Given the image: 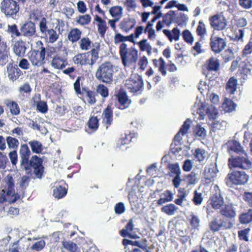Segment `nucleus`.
Wrapping results in <instances>:
<instances>
[{"instance_id": "f257e3e1", "label": "nucleus", "mask_w": 252, "mask_h": 252, "mask_svg": "<svg viewBox=\"0 0 252 252\" xmlns=\"http://www.w3.org/2000/svg\"><path fill=\"white\" fill-rule=\"evenodd\" d=\"M20 167L27 174H32V172L36 178L41 179L44 167L42 165L43 160L35 155L29 159L31 151L27 144H21L19 150Z\"/></svg>"}, {"instance_id": "f03ea898", "label": "nucleus", "mask_w": 252, "mask_h": 252, "mask_svg": "<svg viewBox=\"0 0 252 252\" xmlns=\"http://www.w3.org/2000/svg\"><path fill=\"white\" fill-rule=\"evenodd\" d=\"M113 64L109 62H106L98 67L95 75L99 81L110 84L113 81Z\"/></svg>"}, {"instance_id": "7ed1b4c3", "label": "nucleus", "mask_w": 252, "mask_h": 252, "mask_svg": "<svg viewBox=\"0 0 252 252\" xmlns=\"http://www.w3.org/2000/svg\"><path fill=\"white\" fill-rule=\"evenodd\" d=\"M249 176L244 171L234 170L229 172L225 178V182L228 187L233 185H244L249 181Z\"/></svg>"}, {"instance_id": "20e7f679", "label": "nucleus", "mask_w": 252, "mask_h": 252, "mask_svg": "<svg viewBox=\"0 0 252 252\" xmlns=\"http://www.w3.org/2000/svg\"><path fill=\"white\" fill-rule=\"evenodd\" d=\"M120 54L125 66L135 63L138 59V51L132 47L127 48V45L124 43L120 45Z\"/></svg>"}, {"instance_id": "39448f33", "label": "nucleus", "mask_w": 252, "mask_h": 252, "mask_svg": "<svg viewBox=\"0 0 252 252\" xmlns=\"http://www.w3.org/2000/svg\"><path fill=\"white\" fill-rule=\"evenodd\" d=\"M36 44L40 46V50H32L28 54L29 59L33 66H40L45 62L46 49L43 47V43L41 41H38Z\"/></svg>"}, {"instance_id": "423d86ee", "label": "nucleus", "mask_w": 252, "mask_h": 252, "mask_svg": "<svg viewBox=\"0 0 252 252\" xmlns=\"http://www.w3.org/2000/svg\"><path fill=\"white\" fill-rule=\"evenodd\" d=\"M1 12L6 16H16L20 10V4L15 0H2L0 4Z\"/></svg>"}, {"instance_id": "0eeeda50", "label": "nucleus", "mask_w": 252, "mask_h": 252, "mask_svg": "<svg viewBox=\"0 0 252 252\" xmlns=\"http://www.w3.org/2000/svg\"><path fill=\"white\" fill-rule=\"evenodd\" d=\"M242 156H237L228 159V165L230 168H239L243 169H249L252 166L251 161L249 159L246 153Z\"/></svg>"}, {"instance_id": "6e6552de", "label": "nucleus", "mask_w": 252, "mask_h": 252, "mask_svg": "<svg viewBox=\"0 0 252 252\" xmlns=\"http://www.w3.org/2000/svg\"><path fill=\"white\" fill-rule=\"evenodd\" d=\"M196 113L198 114V119L203 120L205 118V113L207 115L210 120H215L218 115L217 109L212 104L207 103H202L196 110Z\"/></svg>"}, {"instance_id": "1a4fd4ad", "label": "nucleus", "mask_w": 252, "mask_h": 252, "mask_svg": "<svg viewBox=\"0 0 252 252\" xmlns=\"http://www.w3.org/2000/svg\"><path fill=\"white\" fill-rule=\"evenodd\" d=\"M126 85L131 92L136 93L142 88L143 82L141 76L137 74H134L126 80Z\"/></svg>"}, {"instance_id": "9d476101", "label": "nucleus", "mask_w": 252, "mask_h": 252, "mask_svg": "<svg viewBox=\"0 0 252 252\" xmlns=\"http://www.w3.org/2000/svg\"><path fill=\"white\" fill-rule=\"evenodd\" d=\"M116 97L117 102L116 103V106L117 108L121 110H124L128 108L131 103V100L128 98L126 92L121 89L117 94Z\"/></svg>"}, {"instance_id": "9b49d317", "label": "nucleus", "mask_w": 252, "mask_h": 252, "mask_svg": "<svg viewBox=\"0 0 252 252\" xmlns=\"http://www.w3.org/2000/svg\"><path fill=\"white\" fill-rule=\"evenodd\" d=\"M210 22L211 27L215 30H223L227 25L226 19L221 14L212 16L210 18Z\"/></svg>"}, {"instance_id": "f8f14e48", "label": "nucleus", "mask_w": 252, "mask_h": 252, "mask_svg": "<svg viewBox=\"0 0 252 252\" xmlns=\"http://www.w3.org/2000/svg\"><path fill=\"white\" fill-rule=\"evenodd\" d=\"M20 30L21 36L27 38L32 37L36 34L35 25L32 21L26 22L20 25Z\"/></svg>"}, {"instance_id": "ddd939ff", "label": "nucleus", "mask_w": 252, "mask_h": 252, "mask_svg": "<svg viewBox=\"0 0 252 252\" xmlns=\"http://www.w3.org/2000/svg\"><path fill=\"white\" fill-rule=\"evenodd\" d=\"M219 170L216 163L206 166L204 171V178L207 184H210L216 177Z\"/></svg>"}, {"instance_id": "4468645a", "label": "nucleus", "mask_w": 252, "mask_h": 252, "mask_svg": "<svg viewBox=\"0 0 252 252\" xmlns=\"http://www.w3.org/2000/svg\"><path fill=\"white\" fill-rule=\"evenodd\" d=\"M210 45L212 50L216 53L221 52L226 46L225 40L220 37L215 36L211 38Z\"/></svg>"}, {"instance_id": "2eb2a0df", "label": "nucleus", "mask_w": 252, "mask_h": 252, "mask_svg": "<svg viewBox=\"0 0 252 252\" xmlns=\"http://www.w3.org/2000/svg\"><path fill=\"white\" fill-rule=\"evenodd\" d=\"M12 49L15 54L19 57L25 56L27 47L26 43L22 40H19L12 44Z\"/></svg>"}, {"instance_id": "dca6fc26", "label": "nucleus", "mask_w": 252, "mask_h": 252, "mask_svg": "<svg viewBox=\"0 0 252 252\" xmlns=\"http://www.w3.org/2000/svg\"><path fill=\"white\" fill-rule=\"evenodd\" d=\"M136 20L133 18H124L119 25L120 28L124 32H128L136 25Z\"/></svg>"}, {"instance_id": "f3484780", "label": "nucleus", "mask_w": 252, "mask_h": 252, "mask_svg": "<svg viewBox=\"0 0 252 252\" xmlns=\"http://www.w3.org/2000/svg\"><path fill=\"white\" fill-rule=\"evenodd\" d=\"M209 201L212 207L215 209H220L224 204L223 199L220 191L212 194L210 197Z\"/></svg>"}, {"instance_id": "a211bd4d", "label": "nucleus", "mask_w": 252, "mask_h": 252, "mask_svg": "<svg viewBox=\"0 0 252 252\" xmlns=\"http://www.w3.org/2000/svg\"><path fill=\"white\" fill-rule=\"evenodd\" d=\"M7 72L9 79L14 82L19 77L21 71L17 66L9 63L7 66Z\"/></svg>"}, {"instance_id": "6ab92c4d", "label": "nucleus", "mask_w": 252, "mask_h": 252, "mask_svg": "<svg viewBox=\"0 0 252 252\" xmlns=\"http://www.w3.org/2000/svg\"><path fill=\"white\" fill-rule=\"evenodd\" d=\"M102 118V123L107 125L106 128L107 129L113 122V111L109 106H108L103 111Z\"/></svg>"}, {"instance_id": "aec40b11", "label": "nucleus", "mask_w": 252, "mask_h": 252, "mask_svg": "<svg viewBox=\"0 0 252 252\" xmlns=\"http://www.w3.org/2000/svg\"><path fill=\"white\" fill-rule=\"evenodd\" d=\"M3 104L9 109L12 115H18L20 114V107L15 101L9 99H6L3 100Z\"/></svg>"}, {"instance_id": "412c9836", "label": "nucleus", "mask_w": 252, "mask_h": 252, "mask_svg": "<svg viewBox=\"0 0 252 252\" xmlns=\"http://www.w3.org/2000/svg\"><path fill=\"white\" fill-rule=\"evenodd\" d=\"M14 187V183L13 180L12 178H10L8 179V181L7 182L6 195L7 196H11L12 197H13V198L12 199L11 201L12 202H15L20 198L19 195L15 194Z\"/></svg>"}, {"instance_id": "4be33fe9", "label": "nucleus", "mask_w": 252, "mask_h": 252, "mask_svg": "<svg viewBox=\"0 0 252 252\" xmlns=\"http://www.w3.org/2000/svg\"><path fill=\"white\" fill-rule=\"evenodd\" d=\"M147 240H143L142 241H131L128 239H124L123 241V244L126 246L128 245L137 246L142 249L145 252H149L147 249V245L146 244Z\"/></svg>"}, {"instance_id": "5701e85b", "label": "nucleus", "mask_w": 252, "mask_h": 252, "mask_svg": "<svg viewBox=\"0 0 252 252\" xmlns=\"http://www.w3.org/2000/svg\"><path fill=\"white\" fill-rule=\"evenodd\" d=\"M26 250L21 239L14 242L9 247V252H26Z\"/></svg>"}, {"instance_id": "b1692460", "label": "nucleus", "mask_w": 252, "mask_h": 252, "mask_svg": "<svg viewBox=\"0 0 252 252\" xmlns=\"http://www.w3.org/2000/svg\"><path fill=\"white\" fill-rule=\"evenodd\" d=\"M228 147V152L230 154L232 152H234L238 154L245 153L241 146L240 144L236 141H229L227 143Z\"/></svg>"}, {"instance_id": "393cba45", "label": "nucleus", "mask_w": 252, "mask_h": 252, "mask_svg": "<svg viewBox=\"0 0 252 252\" xmlns=\"http://www.w3.org/2000/svg\"><path fill=\"white\" fill-rule=\"evenodd\" d=\"M94 20L97 22L98 32L101 37L104 36L107 29L106 22L97 15L95 16Z\"/></svg>"}, {"instance_id": "a878e982", "label": "nucleus", "mask_w": 252, "mask_h": 252, "mask_svg": "<svg viewBox=\"0 0 252 252\" xmlns=\"http://www.w3.org/2000/svg\"><path fill=\"white\" fill-rule=\"evenodd\" d=\"M252 67L250 63H245L241 66L240 75L241 79L246 80L251 75Z\"/></svg>"}, {"instance_id": "bb28decb", "label": "nucleus", "mask_w": 252, "mask_h": 252, "mask_svg": "<svg viewBox=\"0 0 252 252\" xmlns=\"http://www.w3.org/2000/svg\"><path fill=\"white\" fill-rule=\"evenodd\" d=\"M220 214L227 218H233L236 216L235 210L231 205H225L220 211Z\"/></svg>"}, {"instance_id": "cd10ccee", "label": "nucleus", "mask_w": 252, "mask_h": 252, "mask_svg": "<svg viewBox=\"0 0 252 252\" xmlns=\"http://www.w3.org/2000/svg\"><path fill=\"white\" fill-rule=\"evenodd\" d=\"M9 53L7 51V46L3 43L1 45V48H0V64L1 65H4L8 61Z\"/></svg>"}, {"instance_id": "c85d7f7f", "label": "nucleus", "mask_w": 252, "mask_h": 252, "mask_svg": "<svg viewBox=\"0 0 252 252\" xmlns=\"http://www.w3.org/2000/svg\"><path fill=\"white\" fill-rule=\"evenodd\" d=\"M220 66L219 60L215 58H211L207 61V69L211 71H217Z\"/></svg>"}, {"instance_id": "c756f323", "label": "nucleus", "mask_w": 252, "mask_h": 252, "mask_svg": "<svg viewBox=\"0 0 252 252\" xmlns=\"http://www.w3.org/2000/svg\"><path fill=\"white\" fill-rule=\"evenodd\" d=\"M82 32L77 28H74L69 32L67 38L72 43L78 41L81 37Z\"/></svg>"}, {"instance_id": "7c9ffc66", "label": "nucleus", "mask_w": 252, "mask_h": 252, "mask_svg": "<svg viewBox=\"0 0 252 252\" xmlns=\"http://www.w3.org/2000/svg\"><path fill=\"white\" fill-rule=\"evenodd\" d=\"M179 208L174 204H169L163 206L161 211L162 212L166 214L168 216H173L178 210Z\"/></svg>"}, {"instance_id": "2f4dec72", "label": "nucleus", "mask_w": 252, "mask_h": 252, "mask_svg": "<svg viewBox=\"0 0 252 252\" xmlns=\"http://www.w3.org/2000/svg\"><path fill=\"white\" fill-rule=\"evenodd\" d=\"M237 80L234 77H231L226 85L227 92L230 94H234L237 89Z\"/></svg>"}, {"instance_id": "473e14b6", "label": "nucleus", "mask_w": 252, "mask_h": 252, "mask_svg": "<svg viewBox=\"0 0 252 252\" xmlns=\"http://www.w3.org/2000/svg\"><path fill=\"white\" fill-rule=\"evenodd\" d=\"M32 151L33 153L39 154L42 152L43 146L41 142L37 140H32L29 142Z\"/></svg>"}, {"instance_id": "72a5a7b5", "label": "nucleus", "mask_w": 252, "mask_h": 252, "mask_svg": "<svg viewBox=\"0 0 252 252\" xmlns=\"http://www.w3.org/2000/svg\"><path fill=\"white\" fill-rule=\"evenodd\" d=\"M123 8L121 6H115L111 7L109 12L112 17L120 20L123 15Z\"/></svg>"}, {"instance_id": "f704fd0d", "label": "nucleus", "mask_w": 252, "mask_h": 252, "mask_svg": "<svg viewBox=\"0 0 252 252\" xmlns=\"http://www.w3.org/2000/svg\"><path fill=\"white\" fill-rule=\"evenodd\" d=\"M237 105L231 100L226 98L222 104V108L225 112H231L235 110Z\"/></svg>"}, {"instance_id": "c9c22d12", "label": "nucleus", "mask_w": 252, "mask_h": 252, "mask_svg": "<svg viewBox=\"0 0 252 252\" xmlns=\"http://www.w3.org/2000/svg\"><path fill=\"white\" fill-rule=\"evenodd\" d=\"M67 193V190L65 187L60 185L57 186L53 189V195L58 199H60L64 196Z\"/></svg>"}, {"instance_id": "e433bc0d", "label": "nucleus", "mask_w": 252, "mask_h": 252, "mask_svg": "<svg viewBox=\"0 0 252 252\" xmlns=\"http://www.w3.org/2000/svg\"><path fill=\"white\" fill-rule=\"evenodd\" d=\"M73 61L75 64L80 66L89 63V60L86 58L85 54H78L73 58Z\"/></svg>"}, {"instance_id": "4c0bfd02", "label": "nucleus", "mask_w": 252, "mask_h": 252, "mask_svg": "<svg viewBox=\"0 0 252 252\" xmlns=\"http://www.w3.org/2000/svg\"><path fill=\"white\" fill-rule=\"evenodd\" d=\"M80 48L83 51H87L91 48L92 42L88 37H84L78 42Z\"/></svg>"}, {"instance_id": "58836bf2", "label": "nucleus", "mask_w": 252, "mask_h": 252, "mask_svg": "<svg viewBox=\"0 0 252 252\" xmlns=\"http://www.w3.org/2000/svg\"><path fill=\"white\" fill-rule=\"evenodd\" d=\"M6 141L8 147L9 149L17 150L20 143L17 139L12 136H8L6 137Z\"/></svg>"}, {"instance_id": "ea45409f", "label": "nucleus", "mask_w": 252, "mask_h": 252, "mask_svg": "<svg viewBox=\"0 0 252 252\" xmlns=\"http://www.w3.org/2000/svg\"><path fill=\"white\" fill-rule=\"evenodd\" d=\"M189 127V124L188 121H185L180 129V131L175 136L174 139L176 141H180L182 139V136L185 134Z\"/></svg>"}, {"instance_id": "a19ab883", "label": "nucleus", "mask_w": 252, "mask_h": 252, "mask_svg": "<svg viewBox=\"0 0 252 252\" xmlns=\"http://www.w3.org/2000/svg\"><path fill=\"white\" fill-rule=\"evenodd\" d=\"M51 64L56 69H63L65 66V61L59 57H56L53 58Z\"/></svg>"}, {"instance_id": "79ce46f5", "label": "nucleus", "mask_w": 252, "mask_h": 252, "mask_svg": "<svg viewBox=\"0 0 252 252\" xmlns=\"http://www.w3.org/2000/svg\"><path fill=\"white\" fill-rule=\"evenodd\" d=\"M6 32L11 34L12 37L21 36L20 30L16 24L8 25Z\"/></svg>"}, {"instance_id": "37998d69", "label": "nucleus", "mask_w": 252, "mask_h": 252, "mask_svg": "<svg viewBox=\"0 0 252 252\" xmlns=\"http://www.w3.org/2000/svg\"><path fill=\"white\" fill-rule=\"evenodd\" d=\"M197 34L200 36V40L204 39V36L207 34V30L204 23L199 21L196 29Z\"/></svg>"}, {"instance_id": "c03bdc74", "label": "nucleus", "mask_w": 252, "mask_h": 252, "mask_svg": "<svg viewBox=\"0 0 252 252\" xmlns=\"http://www.w3.org/2000/svg\"><path fill=\"white\" fill-rule=\"evenodd\" d=\"M198 174L195 170H193L187 176L186 179L188 185H195L198 181Z\"/></svg>"}, {"instance_id": "a18cd8bd", "label": "nucleus", "mask_w": 252, "mask_h": 252, "mask_svg": "<svg viewBox=\"0 0 252 252\" xmlns=\"http://www.w3.org/2000/svg\"><path fill=\"white\" fill-rule=\"evenodd\" d=\"M63 247L64 249L70 252H80L79 249L77 247L75 243L71 241H65L63 243Z\"/></svg>"}, {"instance_id": "49530a36", "label": "nucleus", "mask_w": 252, "mask_h": 252, "mask_svg": "<svg viewBox=\"0 0 252 252\" xmlns=\"http://www.w3.org/2000/svg\"><path fill=\"white\" fill-rule=\"evenodd\" d=\"M47 37L49 38V42L50 43H54L59 38V35L57 33L56 31L53 29H50L47 31L46 34H43Z\"/></svg>"}, {"instance_id": "de8ad7c7", "label": "nucleus", "mask_w": 252, "mask_h": 252, "mask_svg": "<svg viewBox=\"0 0 252 252\" xmlns=\"http://www.w3.org/2000/svg\"><path fill=\"white\" fill-rule=\"evenodd\" d=\"M239 219L240 222L244 224L252 221V209H250L247 213L242 214Z\"/></svg>"}, {"instance_id": "09e8293b", "label": "nucleus", "mask_w": 252, "mask_h": 252, "mask_svg": "<svg viewBox=\"0 0 252 252\" xmlns=\"http://www.w3.org/2000/svg\"><path fill=\"white\" fill-rule=\"evenodd\" d=\"M154 63L156 65H157L158 64V70L163 75H166V71L165 68L166 63L163 59L162 58H160L158 60H154Z\"/></svg>"}, {"instance_id": "8fccbe9b", "label": "nucleus", "mask_w": 252, "mask_h": 252, "mask_svg": "<svg viewBox=\"0 0 252 252\" xmlns=\"http://www.w3.org/2000/svg\"><path fill=\"white\" fill-rule=\"evenodd\" d=\"M91 21V17L89 14L79 16L76 19V22L81 25H88Z\"/></svg>"}, {"instance_id": "3c124183", "label": "nucleus", "mask_w": 252, "mask_h": 252, "mask_svg": "<svg viewBox=\"0 0 252 252\" xmlns=\"http://www.w3.org/2000/svg\"><path fill=\"white\" fill-rule=\"evenodd\" d=\"M134 34L132 33L128 36H125L120 33L116 34L115 36V39L116 41L123 42L124 41H134Z\"/></svg>"}, {"instance_id": "603ef678", "label": "nucleus", "mask_w": 252, "mask_h": 252, "mask_svg": "<svg viewBox=\"0 0 252 252\" xmlns=\"http://www.w3.org/2000/svg\"><path fill=\"white\" fill-rule=\"evenodd\" d=\"M194 156L198 161H203L206 158L207 154L204 150L198 148L195 150Z\"/></svg>"}, {"instance_id": "864d4df0", "label": "nucleus", "mask_w": 252, "mask_h": 252, "mask_svg": "<svg viewBox=\"0 0 252 252\" xmlns=\"http://www.w3.org/2000/svg\"><path fill=\"white\" fill-rule=\"evenodd\" d=\"M39 28L42 34H46L47 31L49 30V29L48 28L47 21L45 18L43 17L41 19L39 23Z\"/></svg>"}, {"instance_id": "5fc2aeb1", "label": "nucleus", "mask_w": 252, "mask_h": 252, "mask_svg": "<svg viewBox=\"0 0 252 252\" xmlns=\"http://www.w3.org/2000/svg\"><path fill=\"white\" fill-rule=\"evenodd\" d=\"M88 53L91 54V62H89V64L92 66L95 63L98 59V50L97 49L94 48Z\"/></svg>"}, {"instance_id": "6e6d98bb", "label": "nucleus", "mask_w": 252, "mask_h": 252, "mask_svg": "<svg viewBox=\"0 0 252 252\" xmlns=\"http://www.w3.org/2000/svg\"><path fill=\"white\" fill-rule=\"evenodd\" d=\"M88 124L89 128L95 130L98 127V120L96 117H92L89 119Z\"/></svg>"}, {"instance_id": "4d7b16f0", "label": "nucleus", "mask_w": 252, "mask_h": 252, "mask_svg": "<svg viewBox=\"0 0 252 252\" xmlns=\"http://www.w3.org/2000/svg\"><path fill=\"white\" fill-rule=\"evenodd\" d=\"M96 91L97 93L100 94L103 97H106L108 95V88L104 85L100 84L98 85Z\"/></svg>"}, {"instance_id": "13d9d810", "label": "nucleus", "mask_w": 252, "mask_h": 252, "mask_svg": "<svg viewBox=\"0 0 252 252\" xmlns=\"http://www.w3.org/2000/svg\"><path fill=\"white\" fill-rule=\"evenodd\" d=\"M126 209L123 202L116 204L114 207V211L117 215H121L126 212Z\"/></svg>"}, {"instance_id": "bf43d9fd", "label": "nucleus", "mask_w": 252, "mask_h": 252, "mask_svg": "<svg viewBox=\"0 0 252 252\" xmlns=\"http://www.w3.org/2000/svg\"><path fill=\"white\" fill-rule=\"evenodd\" d=\"M169 168L171 173L175 175V176L181 175V170L178 163L170 164L169 165Z\"/></svg>"}, {"instance_id": "052dcab7", "label": "nucleus", "mask_w": 252, "mask_h": 252, "mask_svg": "<svg viewBox=\"0 0 252 252\" xmlns=\"http://www.w3.org/2000/svg\"><path fill=\"white\" fill-rule=\"evenodd\" d=\"M192 201L196 205H200L203 201L202 194L195 190Z\"/></svg>"}, {"instance_id": "680f3d73", "label": "nucleus", "mask_w": 252, "mask_h": 252, "mask_svg": "<svg viewBox=\"0 0 252 252\" xmlns=\"http://www.w3.org/2000/svg\"><path fill=\"white\" fill-rule=\"evenodd\" d=\"M183 37L184 39L187 42L190 44L192 43L193 41V37L189 30H186L183 32Z\"/></svg>"}, {"instance_id": "e2e57ef3", "label": "nucleus", "mask_w": 252, "mask_h": 252, "mask_svg": "<svg viewBox=\"0 0 252 252\" xmlns=\"http://www.w3.org/2000/svg\"><path fill=\"white\" fill-rule=\"evenodd\" d=\"M223 58L225 62H228L234 58V54L232 49L228 48L226 50L223 54Z\"/></svg>"}, {"instance_id": "0e129e2a", "label": "nucleus", "mask_w": 252, "mask_h": 252, "mask_svg": "<svg viewBox=\"0 0 252 252\" xmlns=\"http://www.w3.org/2000/svg\"><path fill=\"white\" fill-rule=\"evenodd\" d=\"M173 195L172 192L169 190H166L159 194L160 197L164 198L168 202L173 200Z\"/></svg>"}, {"instance_id": "69168bd1", "label": "nucleus", "mask_w": 252, "mask_h": 252, "mask_svg": "<svg viewBox=\"0 0 252 252\" xmlns=\"http://www.w3.org/2000/svg\"><path fill=\"white\" fill-rule=\"evenodd\" d=\"M210 229L213 231H218L222 226V224L219 223L217 219L211 221L209 223Z\"/></svg>"}, {"instance_id": "338daca9", "label": "nucleus", "mask_w": 252, "mask_h": 252, "mask_svg": "<svg viewBox=\"0 0 252 252\" xmlns=\"http://www.w3.org/2000/svg\"><path fill=\"white\" fill-rule=\"evenodd\" d=\"M8 156L12 165H16L18 161L17 150H12L10 152Z\"/></svg>"}, {"instance_id": "774afa93", "label": "nucleus", "mask_w": 252, "mask_h": 252, "mask_svg": "<svg viewBox=\"0 0 252 252\" xmlns=\"http://www.w3.org/2000/svg\"><path fill=\"white\" fill-rule=\"evenodd\" d=\"M36 109L42 113H45L47 111V105L43 101H40L36 104Z\"/></svg>"}]
</instances>
